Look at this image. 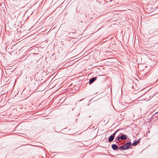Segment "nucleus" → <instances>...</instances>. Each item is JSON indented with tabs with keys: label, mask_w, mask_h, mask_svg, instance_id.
<instances>
[{
	"label": "nucleus",
	"mask_w": 158,
	"mask_h": 158,
	"mask_svg": "<svg viewBox=\"0 0 158 158\" xmlns=\"http://www.w3.org/2000/svg\"><path fill=\"white\" fill-rule=\"evenodd\" d=\"M120 139H121V138H120V136H118L117 137V140H118V141H117L116 142H120Z\"/></svg>",
	"instance_id": "nucleus-9"
},
{
	"label": "nucleus",
	"mask_w": 158,
	"mask_h": 158,
	"mask_svg": "<svg viewBox=\"0 0 158 158\" xmlns=\"http://www.w3.org/2000/svg\"><path fill=\"white\" fill-rule=\"evenodd\" d=\"M118 148L120 149H122L123 150H125V148L124 145L120 147L119 148Z\"/></svg>",
	"instance_id": "nucleus-8"
},
{
	"label": "nucleus",
	"mask_w": 158,
	"mask_h": 158,
	"mask_svg": "<svg viewBox=\"0 0 158 158\" xmlns=\"http://www.w3.org/2000/svg\"><path fill=\"white\" fill-rule=\"evenodd\" d=\"M132 144L131 142H129L126 143L124 145L125 148V150L128 149L129 148H131V146Z\"/></svg>",
	"instance_id": "nucleus-1"
},
{
	"label": "nucleus",
	"mask_w": 158,
	"mask_h": 158,
	"mask_svg": "<svg viewBox=\"0 0 158 158\" xmlns=\"http://www.w3.org/2000/svg\"><path fill=\"white\" fill-rule=\"evenodd\" d=\"M127 136L125 135L122 134L120 136V138L121 140H125L127 139Z\"/></svg>",
	"instance_id": "nucleus-4"
},
{
	"label": "nucleus",
	"mask_w": 158,
	"mask_h": 158,
	"mask_svg": "<svg viewBox=\"0 0 158 158\" xmlns=\"http://www.w3.org/2000/svg\"><path fill=\"white\" fill-rule=\"evenodd\" d=\"M112 148L114 150H116L118 148V147L115 144H112L111 145Z\"/></svg>",
	"instance_id": "nucleus-2"
},
{
	"label": "nucleus",
	"mask_w": 158,
	"mask_h": 158,
	"mask_svg": "<svg viewBox=\"0 0 158 158\" xmlns=\"http://www.w3.org/2000/svg\"><path fill=\"white\" fill-rule=\"evenodd\" d=\"M97 79V77H95L90 79L89 81V84L93 83L94 81H95Z\"/></svg>",
	"instance_id": "nucleus-3"
},
{
	"label": "nucleus",
	"mask_w": 158,
	"mask_h": 158,
	"mask_svg": "<svg viewBox=\"0 0 158 158\" xmlns=\"http://www.w3.org/2000/svg\"><path fill=\"white\" fill-rule=\"evenodd\" d=\"M114 136H113L111 135L109 137L108 142H110L113 141L114 139Z\"/></svg>",
	"instance_id": "nucleus-5"
},
{
	"label": "nucleus",
	"mask_w": 158,
	"mask_h": 158,
	"mask_svg": "<svg viewBox=\"0 0 158 158\" xmlns=\"http://www.w3.org/2000/svg\"><path fill=\"white\" fill-rule=\"evenodd\" d=\"M82 99H81V100H80V101H82Z\"/></svg>",
	"instance_id": "nucleus-11"
},
{
	"label": "nucleus",
	"mask_w": 158,
	"mask_h": 158,
	"mask_svg": "<svg viewBox=\"0 0 158 158\" xmlns=\"http://www.w3.org/2000/svg\"><path fill=\"white\" fill-rule=\"evenodd\" d=\"M138 143H139V142L138 141H134L132 143V145L133 146H136Z\"/></svg>",
	"instance_id": "nucleus-6"
},
{
	"label": "nucleus",
	"mask_w": 158,
	"mask_h": 158,
	"mask_svg": "<svg viewBox=\"0 0 158 158\" xmlns=\"http://www.w3.org/2000/svg\"><path fill=\"white\" fill-rule=\"evenodd\" d=\"M121 129H119L117 130L116 131H115L113 134L111 135L113 136H114H114L116 134V133L119 130H122Z\"/></svg>",
	"instance_id": "nucleus-7"
},
{
	"label": "nucleus",
	"mask_w": 158,
	"mask_h": 158,
	"mask_svg": "<svg viewBox=\"0 0 158 158\" xmlns=\"http://www.w3.org/2000/svg\"><path fill=\"white\" fill-rule=\"evenodd\" d=\"M140 139H138L137 140V141H138L139 142H139L140 141Z\"/></svg>",
	"instance_id": "nucleus-10"
}]
</instances>
